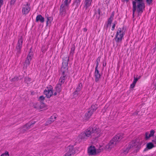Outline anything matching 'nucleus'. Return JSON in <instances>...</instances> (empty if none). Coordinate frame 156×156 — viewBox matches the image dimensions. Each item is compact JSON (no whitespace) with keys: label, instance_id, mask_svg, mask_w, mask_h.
Here are the masks:
<instances>
[{"label":"nucleus","instance_id":"0eeeda50","mask_svg":"<svg viewBox=\"0 0 156 156\" xmlns=\"http://www.w3.org/2000/svg\"><path fill=\"white\" fill-rule=\"evenodd\" d=\"M69 59L68 58L66 61H64L62 63V66L61 68V71L62 74L67 75L68 69V64Z\"/></svg>","mask_w":156,"mask_h":156},{"label":"nucleus","instance_id":"6e6552de","mask_svg":"<svg viewBox=\"0 0 156 156\" xmlns=\"http://www.w3.org/2000/svg\"><path fill=\"white\" fill-rule=\"evenodd\" d=\"M52 87L49 85L47 87L44 91V94L48 98H50L53 94L52 92Z\"/></svg>","mask_w":156,"mask_h":156},{"label":"nucleus","instance_id":"c85d7f7f","mask_svg":"<svg viewBox=\"0 0 156 156\" xmlns=\"http://www.w3.org/2000/svg\"><path fill=\"white\" fill-rule=\"evenodd\" d=\"M44 100V97L43 96H41L39 97V100L40 101H43Z\"/></svg>","mask_w":156,"mask_h":156},{"label":"nucleus","instance_id":"473e14b6","mask_svg":"<svg viewBox=\"0 0 156 156\" xmlns=\"http://www.w3.org/2000/svg\"><path fill=\"white\" fill-rule=\"evenodd\" d=\"M152 142L153 143V144L154 145V146H156V137L153 140H152Z\"/></svg>","mask_w":156,"mask_h":156},{"label":"nucleus","instance_id":"a19ab883","mask_svg":"<svg viewBox=\"0 0 156 156\" xmlns=\"http://www.w3.org/2000/svg\"><path fill=\"white\" fill-rule=\"evenodd\" d=\"M106 65V63H105V64H104V63H103V66H105Z\"/></svg>","mask_w":156,"mask_h":156},{"label":"nucleus","instance_id":"aec40b11","mask_svg":"<svg viewBox=\"0 0 156 156\" xmlns=\"http://www.w3.org/2000/svg\"><path fill=\"white\" fill-rule=\"evenodd\" d=\"M56 118H49L48 120L46 123V125H48L51 124L55 120Z\"/></svg>","mask_w":156,"mask_h":156},{"label":"nucleus","instance_id":"1a4fd4ad","mask_svg":"<svg viewBox=\"0 0 156 156\" xmlns=\"http://www.w3.org/2000/svg\"><path fill=\"white\" fill-rule=\"evenodd\" d=\"M23 43V39L22 36L19 37L18 41L16 45L17 51L18 53H20V50L22 47Z\"/></svg>","mask_w":156,"mask_h":156},{"label":"nucleus","instance_id":"bb28decb","mask_svg":"<svg viewBox=\"0 0 156 156\" xmlns=\"http://www.w3.org/2000/svg\"><path fill=\"white\" fill-rule=\"evenodd\" d=\"M0 156H9V153L7 151H5L4 153H2Z\"/></svg>","mask_w":156,"mask_h":156},{"label":"nucleus","instance_id":"f3484780","mask_svg":"<svg viewBox=\"0 0 156 156\" xmlns=\"http://www.w3.org/2000/svg\"><path fill=\"white\" fill-rule=\"evenodd\" d=\"M92 0H85L84 2V8L86 9L91 5Z\"/></svg>","mask_w":156,"mask_h":156},{"label":"nucleus","instance_id":"f8f14e48","mask_svg":"<svg viewBox=\"0 0 156 156\" xmlns=\"http://www.w3.org/2000/svg\"><path fill=\"white\" fill-rule=\"evenodd\" d=\"M82 83H80L78 85L75 92L73 93L74 95H78V94H80L81 93L80 90L82 88Z\"/></svg>","mask_w":156,"mask_h":156},{"label":"nucleus","instance_id":"a211bd4d","mask_svg":"<svg viewBox=\"0 0 156 156\" xmlns=\"http://www.w3.org/2000/svg\"><path fill=\"white\" fill-rule=\"evenodd\" d=\"M137 144L134 141H133L130 143L129 145V149L135 148L137 147Z\"/></svg>","mask_w":156,"mask_h":156},{"label":"nucleus","instance_id":"4468645a","mask_svg":"<svg viewBox=\"0 0 156 156\" xmlns=\"http://www.w3.org/2000/svg\"><path fill=\"white\" fill-rule=\"evenodd\" d=\"M94 76L96 82H98L99 79L101 78V75L99 73V71L98 69H95Z\"/></svg>","mask_w":156,"mask_h":156},{"label":"nucleus","instance_id":"412c9836","mask_svg":"<svg viewBox=\"0 0 156 156\" xmlns=\"http://www.w3.org/2000/svg\"><path fill=\"white\" fill-rule=\"evenodd\" d=\"M97 108L98 106L97 105H93L89 109L92 111H93V112H94L97 109Z\"/></svg>","mask_w":156,"mask_h":156},{"label":"nucleus","instance_id":"2f4dec72","mask_svg":"<svg viewBox=\"0 0 156 156\" xmlns=\"http://www.w3.org/2000/svg\"><path fill=\"white\" fill-rule=\"evenodd\" d=\"M139 79V78H135L134 77V79L133 83L136 84V83Z\"/></svg>","mask_w":156,"mask_h":156},{"label":"nucleus","instance_id":"72a5a7b5","mask_svg":"<svg viewBox=\"0 0 156 156\" xmlns=\"http://www.w3.org/2000/svg\"><path fill=\"white\" fill-rule=\"evenodd\" d=\"M136 84L133 83L132 84H131L130 85V88H133L134 87Z\"/></svg>","mask_w":156,"mask_h":156},{"label":"nucleus","instance_id":"393cba45","mask_svg":"<svg viewBox=\"0 0 156 156\" xmlns=\"http://www.w3.org/2000/svg\"><path fill=\"white\" fill-rule=\"evenodd\" d=\"M93 113V111H92L89 109L87 112L86 113L85 115L86 116L90 117L92 115Z\"/></svg>","mask_w":156,"mask_h":156},{"label":"nucleus","instance_id":"dca6fc26","mask_svg":"<svg viewBox=\"0 0 156 156\" xmlns=\"http://www.w3.org/2000/svg\"><path fill=\"white\" fill-rule=\"evenodd\" d=\"M62 76L60 77L59 80V83L58 84H60L62 86V84H63L65 82V79L66 78V75L64 74H62Z\"/></svg>","mask_w":156,"mask_h":156},{"label":"nucleus","instance_id":"423d86ee","mask_svg":"<svg viewBox=\"0 0 156 156\" xmlns=\"http://www.w3.org/2000/svg\"><path fill=\"white\" fill-rule=\"evenodd\" d=\"M103 149V147L101 146L99 148V150H97L94 146H91L88 149V153L90 155H94L96 154L97 153L102 151Z\"/></svg>","mask_w":156,"mask_h":156},{"label":"nucleus","instance_id":"ea45409f","mask_svg":"<svg viewBox=\"0 0 156 156\" xmlns=\"http://www.w3.org/2000/svg\"><path fill=\"white\" fill-rule=\"evenodd\" d=\"M83 30H84V31H86L87 30V29L86 28H84V29H83Z\"/></svg>","mask_w":156,"mask_h":156},{"label":"nucleus","instance_id":"4be33fe9","mask_svg":"<svg viewBox=\"0 0 156 156\" xmlns=\"http://www.w3.org/2000/svg\"><path fill=\"white\" fill-rule=\"evenodd\" d=\"M114 14L112 13L111 15V16L110 18L108 19V23L107 24V26H108L109 25H110L112 23V22L113 20V16H114Z\"/></svg>","mask_w":156,"mask_h":156},{"label":"nucleus","instance_id":"e433bc0d","mask_svg":"<svg viewBox=\"0 0 156 156\" xmlns=\"http://www.w3.org/2000/svg\"><path fill=\"white\" fill-rule=\"evenodd\" d=\"M98 62L97 61V64H96V66L95 67V69H98Z\"/></svg>","mask_w":156,"mask_h":156},{"label":"nucleus","instance_id":"39448f33","mask_svg":"<svg viewBox=\"0 0 156 156\" xmlns=\"http://www.w3.org/2000/svg\"><path fill=\"white\" fill-rule=\"evenodd\" d=\"M125 34L123 28L118 29L115 36V40L117 45H120Z\"/></svg>","mask_w":156,"mask_h":156},{"label":"nucleus","instance_id":"4c0bfd02","mask_svg":"<svg viewBox=\"0 0 156 156\" xmlns=\"http://www.w3.org/2000/svg\"><path fill=\"white\" fill-rule=\"evenodd\" d=\"M3 1L2 0H0V6H1L2 4Z\"/></svg>","mask_w":156,"mask_h":156},{"label":"nucleus","instance_id":"a878e982","mask_svg":"<svg viewBox=\"0 0 156 156\" xmlns=\"http://www.w3.org/2000/svg\"><path fill=\"white\" fill-rule=\"evenodd\" d=\"M82 0H75L74 2V4H76L77 6H78L80 4V2Z\"/></svg>","mask_w":156,"mask_h":156},{"label":"nucleus","instance_id":"ddd939ff","mask_svg":"<svg viewBox=\"0 0 156 156\" xmlns=\"http://www.w3.org/2000/svg\"><path fill=\"white\" fill-rule=\"evenodd\" d=\"M154 131L153 130H151L150 132H147L145 133V138L146 139H148L151 137L153 136L154 133Z\"/></svg>","mask_w":156,"mask_h":156},{"label":"nucleus","instance_id":"f03ea898","mask_svg":"<svg viewBox=\"0 0 156 156\" xmlns=\"http://www.w3.org/2000/svg\"><path fill=\"white\" fill-rule=\"evenodd\" d=\"M135 2L133 1V14L136 10L139 12H142L145 6L143 0H135Z\"/></svg>","mask_w":156,"mask_h":156},{"label":"nucleus","instance_id":"c9c22d12","mask_svg":"<svg viewBox=\"0 0 156 156\" xmlns=\"http://www.w3.org/2000/svg\"><path fill=\"white\" fill-rule=\"evenodd\" d=\"M115 24L114 23L113 24L112 27V30H114V29H115Z\"/></svg>","mask_w":156,"mask_h":156},{"label":"nucleus","instance_id":"7ed1b4c3","mask_svg":"<svg viewBox=\"0 0 156 156\" xmlns=\"http://www.w3.org/2000/svg\"><path fill=\"white\" fill-rule=\"evenodd\" d=\"M71 0H63L62 3L60 8V14L62 16H64L69 8V5Z\"/></svg>","mask_w":156,"mask_h":156},{"label":"nucleus","instance_id":"2eb2a0df","mask_svg":"<svg viewBox=\"0 0 156 156\" xmlns=\"http://www.w3.org/2000/svg\"><path fill=\"white\" fill-rule=\"evenodd\" d=\"M36 22H40L41 23H43L44 21V18L41 15H38L36 18Z\"/></svg>","mask_w":156,"mask_h":156},{"label":"nucleus","instance_id":"58836bf2","mask_svg":"<svg viewBox=\"0 0 156 156\" xmlns=\"http://www.w3.org/2000/svg\"><path fill=\"white\" fill-rule=\"evenodd\" d=\"M74 50V48H71V53L72 52V51H73Z\"/></svg>","mask_w":156,"mask_h":156},{"label":"nucleus","instance_id":"c756f323","mask_svg":"<svg viewBox=\"0 0 156 156\" xmlns=\"http://www.w3.org/2000/svg\"><path fill=\"white\" fill-rule=\"evenodd\" d=\"M30 80L31 79L28 77H26L25 78V81L27 83H28V82L30 81Z\"/></svg>","mask_w":156,"mask_h":156},{"label":"nucleus","instance_id":"20e7f679","mask_svg":"<svg viewBox=\"0 0 156 156\" xmlns=\"http://www.w3.org/2000/svg\"><path fill=\"white\" fill-rule=\"evenodd\" d=\"M123 134L120 133L115 136L110 142L105 147V149H110L116 144L117 142L120 141L122 138Z\"/></svg>","mask_w":156,"mask_h":156},{"label":"nucleus","instance_id":"c03bdc74","mask_svg":"<svg viewBox=\"0 0 156 156\" xmlns=\"http://www.w3.org/2000/svg\"><path fill=\"white\" fill-rule=\"evenodd\" d=\"M16 0H13V2H15ZM12 0H11L12 2Z\"/></svg>","mask_w":156,"mask_h":156},{"label":"nucleus","instance_id":"9d476101","mask_svg":"<svg viewBox=\"0 0 156 156\" xmlns=\"http://www.w3.org/2000/svg\"><path fill=\"white\" fill-rule=\"evenodd\" d=\"M33 53L31 52H29L27 58L25 62V65H26V66H29L30 64V62L33 57Z\"/></svg>","mask_w":156,"mask_h":156},{"label":"nucleus","instance_id":"5701e85b","mask_svg":"<svg viewBox=\"0 0 156 156\" xmlns=\"http://www.w3.org/2000/svg\"><path fill=\"white\" fill-rule=\"evenodd\" d=\"M154 147V145L152 143H149L147 144V148L150 149Z\"/></svg>","mask_w":156,"mask_h":156},{"label":"nucleus","instance_id":"f704fd0d","mask_svg":"<svg viewBox=\"0 0 156 156\" xmlns=\"http://www.w3.org/2000/svg\"><path fill=\"white\" fill-rule=\"evenodd\" d=\"M147 1L148 4H150L152 2V0H147Z\"/></svg>","mask_w":156,"mask_h":156},{"label":"nucleus","instance_id":"b1692460","mask_svg":"<svg viewBox=\"0 0 156 156\" xmlns=\"http://www.w3.org/2000/svg\"><path fill=\"white\" fill-rule=\"evenodd\" d=\"M61 86L60 84H58L56 87V91L58 93H59L61 90Z\"/></svg>","mask_w":156,"mask_h":156},{"label":"nucleus","instance_id":"f257e3e1","mask_svg":"<svg viewBox=\"0 0 156 156\" xmlns=\"http://www.w3.org/2000/svg\"><path fill=\"white\" fill-rule=\"evenodd\" d=\"M108 129L109 128L106 126H102L101 128L97 126L93 128L89 127L84 132L81 133L79 135V137L82 139L86 140L88 138L90 137L93 133L100 135L103 132L106 133L105 131L108 130Z\"/></svg>","mask_w":156,"mask_h":156},{"label":"nucleus","instance_id":"37998d69","mask_svg":"<svg viewBox=\"0 0 156 156\" xmlns=\"http://www.w3.org/2000/svg\"><path fill=\"white\" fill-rule=\"evenodd\" d=\"M34 108H38V107H34Z\"/></svg>","mask_w":156,"mask_h":156},{"label":"nucleus","instance_id":"cd10ccee","mask_svg":"<svg viewBox=\"0 0 156 156\" xmlns=\"http://www.w3.org/2000/svg\"><path fill=\"white\" fill-rule=\"evenodd\" d=\"M45 16L47 18V23L48 22L50 23L52 21L53 18L52 17H48L47 16L46 14L45 15Z\"/></svg>","mask_w":156,"mask_h":156},{"label":"nucleus","instance_id":"9b49d317","mask_svg":"<svg viewBox=\"0 0 156 156\" xmlns=\"http://www.w3.org/2000/svg\"><path fill=\"white\" fill-rule=\"evenodd\" d=\"M30 8L28 4L24 5L22 9V13L23 14H27L30 10Z\"/></svg>","mask_w":156,"mask_h":156},{"label":"nucleus","instance_id":"79ce46f5","mask_svg":"<svg viewBox=\"0 0 156 156\" xmlns=\"http://www.w3.org/2000/svg\"><path fill=\"white\" fill-rule=\"evenodd\" d=\"M54 95H56L57 94V93L56 92H55L54 93Z\"/></svg>","mask_w":156,"mask_h":156},{"label":"nucleus","instance_id":"7c9ffc66","mask_svg":"<svg viewBox=\"0 0 156 156\" xmlns=\"http://www.w3.org/2000/svg\"><path fill=\"white\" fill-rule=\"evenodd\" d=\"M45 105L44 104H41L40 106V108L41 109L44 108L45 107Z\"/></svg>","mask_w":156,"mask_h":156},{"label":"nucleus","instance_id":"6ab92c4d","mask_svg":"<svg viewBox=\"0 0 156 156\" xmlns=\"http://www.w3.org/2000/svg\"><path fill=\"white\" fill-rule=\"evenodd\" d=\"M34 123H29L27 124L24 126L23 129L25 130H27L30 129L32 127Z\"/></svg>","mask_w":156,"mask_h":156}]
</instances>
